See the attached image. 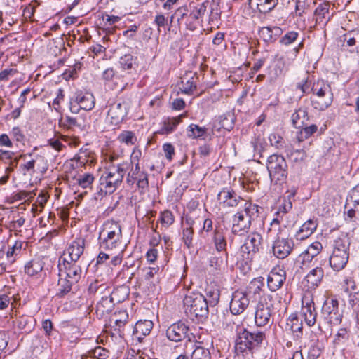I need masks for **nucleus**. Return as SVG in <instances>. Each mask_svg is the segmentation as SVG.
Returning a JSON list of instances; mask_svg holds the SVG:
<instances>
[{
    "mask_svg": "<svg viewBox=\"0 0 359 359\" xmlns=\"http://www.w3.org/2000/svg\"><path fill=\"white\" fill-rule=\"evenodd\" d=\"M128 289L122 286L114 290H108L97 303L95 313L97 318H103L112 311L114 301L119 303L124 301L128 296Z\"/></svg>",
    "mask_w": 359,
    "mask_h": 359,
    "instance_id": "1",
    "label": "nucleus"
},
{
    "mask_svg": "<svg viewBox=\"0 0 359 359\" xmlns=\"http://www.w3.org/2000/svg\"><path fill=\"white\" fill-rule=\"evenodd\" d=\"M264 337L262 332H251L245 328L241 329L236 339V353L238 355L239 353L248 354L249 352L252 356V350L260 346Z\"/></svg>",
    "mask_w": 359,
    "mask_h": 359,
    "instance_id": "2",
    "label": "nucleus"
},
{
    "mask_svg": "<svg viewBox=\"0 0 359 359\" xmlns=\"http://www.w3.org/2000/svg\"><path fill=\"white\" fill-rule=\"evenodd\" d=\"M100 248L112 250L119 247L122 242V231L120 224L115 221H107L100 234Z\"/></svg>",
    "mask_w": 359,
    "mask_h": 359,
    "instance_id": "3",
    "label": "nucleus"
},
{
    "mask_svg": "<svg viewBox=\"0 0 359 359\" xmlns=\"http://www.w3.org/2000/svg\"><path fill=\"white\" fill-rule=\"evenodd\" d=\"M343 317L342 312L339 308V302L334 298L327 299L323 304L318 328L330 327L332 325H339Z\"/></svg>",
    "mask_w": 359,
    "mask_h": 359,
    "instance_id": "4",
    "label": "nucleus"
},
{
    "mask_svg": "<svg viewBox=\"0 0 359 359\" xmlns=\"http://www.w3.org/2000/svg\"><path fill=\"white\" fill-rule=\"evenodd\" d=\"M350 241L346 238H338L334 241L333 250L330 257V266L335 271L344 269L349 258Z\"/></svg>",
    "mask_w": 359,
    "mask_h": 359,
    "instance_id": "5",
    "label": "nucleus"
},
{
    "mask_svg": "<svg viewBox=\"0 0 359 359\" xmlns=\"http://www.w3.org/2000/svg\"><path fill=\"white\" fill-rule=\"evenodd\" d=\"M131 100L129 97H122L109 106L107 119L109 121L107 131L114 130L128 115Z\"/></svg>",
    "mask_w": 359,
    "mask_h": 359,
    "instance_id": "6",
    "label": "nucleus"
},
{
    "mask_svg": "<svg viewBox=\"0 0 359 359\" xmlns=\"http://www.w3.org/2000/svg\"><path fill=\"white\" fill-rule=\"evenodd\" d=\"M266 168L272 182H275L276 184H282L286 180L287 165L283 156L271 155L267 159Z\"/></svg>",
    "mask_w": 359,
    "mask_h": 359,
    "instance_id": "7",
    "label": "nucleus"
},
{
    "mask_svg": "<svg viewBox=\"0 0 359 359\" xmlns=\"http://www.w3.org/2000/svg\"><path fill=\"white\" fill-rule=\"evenodd\" d=\"M275 309L271 297L262 299L257 304L255 313V322L257 326L271 325L273 323Z\"/></svg>",
    "mask_w": 359,
    "mask_h": 359,
    "instance_id": "8",
    "label": "nucleus"
},
{
    "mask_svg": "<svg viewBox=\"0 0 359 359\" xmlns=\"http://www.w3.org/2000/svg\"><path fill=\"white\" fill-rule=\"evenodd\" d=\"M130 167L129 163L123 162L118 164L116 169L107 172L104 177V193L112 194L121 184L123 177Z\"/></svg>",
    "mask_w": 359,
    "mask_h": 359,
    "instance_id": "9",
    "label": "nucleus"
},
{
    "mask_svg": "<svg viewBox=\"0 0 359 359\" xmlns=\"http://www.w3.org/2000/svg\"><path fill=\"white\" fill-rule=\"evenodd\" d=\"M203 231H205L203 238H205L207 245L212 244L216 246V249H225L226 245L225 238L219 231V226H213L212 219L207 218L203 221Z\"/></svg>",
    "mask_w": 359,
    "mask_h": 359,
    "instance_id": "10",
    "label": "nucleus"
},
{
    "mask_svg": "<svg viewBox=\"0 0 359 359\" xmlns=\"http://www.w3.org/2000/svg\"><path fill=\"white\" fill-rule=\"evenodd\" d=\"M95 98L93 93L81 91L76 92L75 95L71 98L69 109L74 114H77L81 109L90 111L95 107Z\"/></svg>",
    "mask_w": 359,
    "mask_h": 359,
    "instance_id": "11",
    "label": "nucleus"
},
{
    "mask_svg": "<svg viewBox=\"0 0 359 359\" xmlns=\"http://www.w3.org/2000/svg\"><path fill=\"white\" fill-rule=\"evenodd\" d=\"M184 304L186 306V313L189 318L196 323H200L202 319V294L200 292H192L187 295L184 299Z\"/></svg>",
    "mask_w": 359,
    "mask_h": 359,
    "instance_id": "12",
    "label": "nucleus"
},
{
    "mask_svg": "<svg viewBox=\"0 0 359 359\" xmlns=\"http://www.w3.org/2000/svg\"><path fill=\"white\" fill-rule=\"evenodd\" d=\"M262 236L257 232H253L248 235L241 250L243 257L246 259H252L254 255L259 252L262 248Z\"/></svg>",
    "mask_w": 359,
    "mask_h": 359,
    "instance_id": "13",
    "label": "nucleus"
},
{
    "mask_svg": "<svg viewBox=\"0 0 359 359\" xmlns=\"http://www.w3.org/2000/svg\"><path fill=\"white\" fill-rule=\"evenodd\" d=\"M224 249H216V246L212 244L207 245L203 247L205 257L208 259L207 269L212 274L218 273L220 271L222 260H219V255Z\"/></svg>",
    "mask_w": 359,
    "mask_h": 359,
    "instance_id": "14",
    "label": "nucleus"
},
{
    "mask_svg": "<svg viewBox=\"0 0 359 359\" xmlns=\"http://www.w3.org/2000/svg\"><path fill=\"white\" fill-rule=\"evenodd\" d=\"M302 313L307 325L311 327L316 322L317 312L313 299L310 294H305L302 299Z\"/></svg>",
    "mask_w": 359,
    "mask_h": 359,
    "instance_id": "15",
    "label": "nucleus"
},
{
    "mask_svg": "<svg viewBox=\"0 0 359 359\" xmlns=\"http://www.w3.org/2000/svg\"><path fill=\"white\" fill-rule=\"evenodd\" d=\"M294 246L292 238L278 237L273 245V253L278 259L287 257Z\"/></svg>",
    "mask_w": 359,
    "mask_h": 359,
    "instance_id": "16",
    "label": "nucleus"
},
{
    "mask_svg": "<svg viewBox=\"0 0 359 359\" xmlns=\"http://www.w3.org/2000/svg\"><path fill=\"white\" fill-rule=\"evenodd\" d=\"M190 14L187 17L186 25L189 30L194 31L200 25L202 3L201 0H191L189 3Z\"/></svg>",
    "mask_w": 359,
    "mask_h": 359,
    "instance_id": "17",
    "label": "nucleus"
},
{
    "mask_svg": "<svg viewBox=\"0 0 359 359\" xmlns=\"http://www.w3.org/2000/svg\"><path fill=\"white\" fill-rule=\"evenodd\" d=\"M22 167L24 172L43 175L47 171L48 165L44 156L36 155L23 164Z\"/></svg>",
    "mask_w": 359,
    "mask_h": 359,
    "instance_id": "18",
    "label": "nucleus"
},
{
    "mask_svg": "<svg viewBox=\"0 0 359 359\" xmlns=\"http://www.w3.org/2000/svg\"><path fill=\"white\" fill-rule=\"evenodd\" d=\"M250 226V218L245 217L243 211L238 212L233 216L231 231L233 234L243 235L248 232Z\"/></svg>",
    "mask_w": 359,
    "mask_h": 359,
    "instance_id": "19",
    "label": "nucleus"
},
{
    "mask_svg": "<svg viewBox=\"0 0 359 359\" xmlns=\"http://www.w3.org/2000/svg\"><path fill=\"white\" fill-rule=\"evenodd\" d=\"M62 268L63 276L69 280L71 283H77L81 278V269L76 262H69V259L64 258Z\"/></svg>",
    "mask_w": 359,
    "mask_h": 359,
    "instance_id": "20",
    "label": "nucleus"
},
{
    "mask_svg": "<svg viewBox=\"0 0 359 359\" xmlns=\"http://www.w3.org/2000/svg\"><path fill=\"white\" fill-rule=\"evenodd\" d=\"M217 199L224 207H236L244 200L231 188H224L217 194Z\"/></svg>",
    "mask_w": 359,
    "mask_h": 359,
    "instance_id": "21",
    "label": "nucleus"
},
{
    "mask_svg": "<svg viewBox=\"0 0 359 359\" xmlns=\"http://www.w3.org/2000/svg\"><path fill=\"white\" fill-rule=\"evenodd\" d=\"M249 305V299L245 292L236 291L233 293L230 302V310L233 315L243 313Z\"/></svg>",
    "mask_w": 359,
    "mask_h": 359,
    "instance_id": "22",
    "label": "nucleus"
},
{
    "mask_svg": "<svg viewBox=\"0 0 359 359\" xmlns=\"http://www.w3.org/2000/svg\"><path fill=\"white\" fill-rule=\"evenodd\" d=\"M286 279L285 271L280 267L273 268L267 278V285L269 290L275 292L280 289Z\"/></svg>",
    "mask_w": 359,
    "mask_h": 359,
    "instance_id": "23",
    "label": "nucleus"
},
{
    "mask_svg": "<svg viewBox=\"0 0 359 359\" xmlns=\"http://www.w3.org/2000/svg\"><path fill=\"white\" fill-rule=\"evenodd\" d=\"M189 330L188 326L184 323L179 321L169 326L166 330V336L170 341L178 342L187 337Z\"/></svg>",
    "mask_w": 359,
    "mask_h": 359,
    "instance_id": "24",
    "label": "nucleus"
},
{
    "mask_svg": "<svg viewBox=\"0 0 359 359\" xmlns=\"http://www.w3.org/2000/svg\"><path fill=\"white\" fill-rule=\"evenodd\" d=\"M154 324L149 320H139L136 323L133 330V337L137 341L141 342L142 339L149 334Z\"/></svg>",
    "mask_w": 359,
    "mask_h": 359,
    "instance_id": "25",
    "label": "nucleus"
},
{
    "mask_svg": "<svg viewBox=\"0 0 359 359\" xmlns=\"http://www.w3.org/2000/svg\"><path fill=\"white\" fill-rule=\"evenodd\" d=\"M85 240L83 238H77L72 241L67 249L69 262H76L83 253Z\"/></svg>",
    "mask_w": 359,
    "mask_h": 359,
    "instance_id": "26",
    "label": "nucleus"
},
{
    "mask_svg": "<svg viewBox=\"0 0 359 359\" xmlns=\"http://www.w3.org/2000/svg\"><path fill=\"white\" fill-rule=\"evenodd\" d=\"M206 297L203 296V302L205 303V310L209 313V307L213 308L217 304L219 299V290L218 286L213 283L208 285L205 289Z\"/></svg>",
    "mask_w": 359,
    "mask_h": 359,
    "instance_id": "27",
    "label": "nucleus"
},
{
    "mask_svg": "<svg viewBox=\"0 0 359 359\" xmlns=\"http://www.w3.org/2000/svg\"><path fill=\"white\" fill-rule=\"evenodd\" d=\"M311 90L312 91L313 96L312 97H320L321 96L326 97L325 102H320L321 105L324 106L329 103L331 100V96H333L331 88L328 84L321 82H317L313 83ZM319 103V101H318Z\"/></svg>",
    "mask_w": 359,
    "mask_h": 359,
    "instance_id": "28",
    "label": "nucleus"
},
{
    "mask_svg": "<svg viewBox=\"0 0 359 359\" xmlns=\"http://www.w3.org/2000/svg\"><path fill=\"white\" fill-rule=\"evenodd\" d=\"M309 121L308 111L305 107H299L291 116L292 125L298 130L308 125Z\"/></svg>",
    "mask_w": 359,
    "mask_h": 359,
    "instance_id": "29",
    "label": "nucleus"
},
{
    "mask_svg": "<svg viewBox=\"0 0 359 359\" xmlns=\"http://www.w3.org/2000/svg\"><path fill=\"white\" fill-rule=\"evenodd\" d=\"M344 46L350 48L352 53H359V29H353L343 36Z\"/></svg>",
    "mask_w": 359,
    "mask_h": 359,
    "instance_id": "30",
    "label": "nucleus"
},
{
    "mask_svg": "<svg viewBox=\"0 0 359 359\" xmlns=\"http://www.w3.org/2000/svg\"><path fill=\"white\" fill-rule=\"evenodd\" d=\"M330 2L325 1L320 4L314 11L316 16V23L320 25L325 26L330 20L329 15Z\"/></svg>",
    "mask_w": 359,
    "mask_h": 359,
    "instance_id": "31",
    "label": "nucleus"
},
{
    "mask_svg": "<svg viewBox=\"0 0 359 359\" xmlns=\"http://www.w3.org/2000/svg\"><path fill=\"white\" fill-rule=\"evenodd\" d=\"M179 88L182 93L192 95L196 89V79L191 75L187 74L181 77V81L178 84Z\"/></svg>",
    "mask_w": 359,
    "mask_h": 359,
    "instance_id": "32",
    "label": "nucleus"
},
{
    "mask_svg": "<svg viewBox=\"0 0 359 359\" xmlns=\"http://www.w3.org/2000/svg\"><path fill=\"white\" fill-rule=\"evenodd\" d=\"M317 226L318 224L316 220H307L302 225L299 231L296 233V238L302 241L309 238L316 231Z\"/></svg>",
    "mask_w": 359,
    "mask_h": 359,
    "instance_id": "33",
    "label": "nucleus"
},
{
    "mask_svg": "<svg viewBox=\"0 0 359 359\" xmlns=\"http://www.w3.org/2000/svg\"><path fill=\"white\" fill-rule=\"evenodd\" d=\"M58 266L60 270V278L58 280V289L56 296L62 298L66 296L72 290V286L75 284L74 283H71L69 280L63 276L62 268L60 263Z\"/></svg>",
    "mask_w": 359,
    "mask_h": 359,
    "instance_id": "34",
    "label": "nucleus"
},
{
    "mask_svg": "<svg viewBox=\"0 0 359 359\" xmlns=\"http://www.w3.org/2000/svg\"><path fill=\"white\" fill-rule=\"evenodd\" d=\"M324 277V271L321 267H316L311 270L305 277L310 287H318Z\"/></svg>",
    "mask_w": 359,
    "mask_h": 359,
    "instance_id": "35",
    "label": "nucleus"
},
{
    "mask_svg": "<svg viewBox=\"0 0 359 359\" xmlns=\"http://www.w3.org/2000/svg\"><path fill=\"white\" fill-rule=\"evenodd\" d=\"M250 144L253 148L254 158H261L262 153L268 146L264 136H253L250 141Z\"/></svg>",
    "mask_w": 359,
    "mask_h": 359,
    "instance_id": "36",
    "label": "nucleus"
},
{
    "mask_svg": "<svg viewBox=\"0 0 359 359\" xmlns=\"http://www.w3.org/2000/svg\"><path fill=\"white\" fill-rule=\"evenodd\" d=\"M128 320V314L126 310H120L115 312L111 317L110 322L114 323V330L121 332L123 328Z\"/></svg>",
    "mask_w": 359,
    "mask_h": 359,
    "instance_id": "37",
    "label": "nucleus"
},
{
    "mask_svg": "<svg viewBox=\"0 0 359 359\" xmlns=\"http://www.w3.org/2000/svg\"><path fill=\"white\" fill-rule=\"evenodd\" d=\"M35 320L29 316H22L16 320V326L25 333L30 332L34 327Z\"/></svg>",
    "mask_w": 359,
    "mask_h": 359,
    "instance_id": "38",
    "label": "nucleus"
},
{
    "mask_svg": "<svg viewBox=\"0 0 359 359\" xmlns=\"http://www.w3.org/2000/svg\"><path fill=\"white\" fill-rule=\"evenodd\" d=\"M43 268V263L39 259H32L25 266V272L29 276H33L40 273Z\"/></svg>",
    "mask_w": 359,
    "mask_h": 359,
    "instance_id": "39",
    "label": "nucleus"
},
{
    "mask_svg": "<svg viewBox=\"0 0 359 359\" xmlns=\"http://www.w3.org/2000/svg\"><path fill=\"white\" fill-rule=\"evenodd\" d=\"M278 2V0H255V6L260 13H266L271 11Z\"/></svg>",
    "mask_w": 359,
    "mask_h": 359,
    "instance_id": "40",
    "label": "nucleus"
},
{
    "mask_svg": "<svg viewBox=\"0 0 359 359\" xmlns=\"http://www.w3.org/2000/svg\"><path fill=\"white\" fill-rule=\"evenodd\" d=\"M233 128V119L228 118L226 117L224 118L223 119L220 120V121L217 124L215 125L212 129L213 133H226L227 132H229L231 128Z\"/></svg>",
    "mask_w": 359,
    "mask_h": 359,
    "instance_id": "41",
    "label": "nucleus"
},
{
    "mask_svg": "<svg viewBox=\"0 0 359 359\" xmlns=\"http://www.w3.org/2000/svg\"><path fill=\"white\" fill-rule=\"evenodd\" d=\"M184 116L180 115L177 117L173 118H168L163 121V124L161 127L162 133H172L176 128V126L179 124V123L182 121V118Z\"/></svg>",
    "mask_w": 359,
    "mask_h": 359,
    "instance_id": "42",
    "label": "nucleus"
},
{
    "mask_svg": "<svg viewBox=\"0 0 359 359\" xmlns=\"http://www.w3.org/2000/svg\"><path fill=\"white\" fill-rule=\"evenodd\" d=\"M76 183L81 188L86 189L90 188L93 182L95 180V177L91 173H84L83 175H79L77 177L75 178Z\"/></svg>",
    "mask_w": 359,
    "mask_h": 359,
    "instance_id": "43",
    "label": "nucleus"
},
{
    "mask_svg": "<svg viewBox=\"0 0 359 359\" xmlns=\"http://www.w3.org/2000/svg\"><path fill=\"white\" fill-rule=\"evenodd\" d=\"M217 311L215 307L211 308L210 315L205 317L204 323L206 326V331L210 330L211 332L212 328L219 323V316L217 314Z\"/></svg>",
    "mask_w": 359,
    "mask_h": 359,
    "instance_id": "44",
    "label": "nucleus"
},
{
    "mask_svg": "<svg viewBox=\"0 0 359 359\" xmlns=\"http://www.w3.org/2000/svg\"><path fill=\"white\" fill-rule=\"evenodd\" d=\"M136 57H134L130 54H126L121 57L119 64L121 67L125 70H131L135 69L134 66L136 65Z\"/></svg>",
    "mask_w": 359,
    "mask_h": 359,
    "instance_id": "45",
    "label": "nucleus"
},
{
    "mask_svg": "<svg viewBox=\"0 0 359 359\" xmlns=\"http://www.w3.org/2000/svg\"><path fill=\"white\" fill-rule=\"evenodd\" d=\"M243 212L248 218H250V221L255 216H257L259 214V207L255 204H252L250 202L244 201Z\"/></svg>",
    "mask_w": 359,
    "mask_h": 359,
    "instance_id": "46",
    "label": "nucleus"
},
{
    "mask_svg": "<svg viewBox=\"0 0 359 359\" xmlns=\"http://www.w3.org/2000/svg\"><path fill=\"white\" fill-rule=\"evenodd\" d=\"M108 290H111V288L97 280L91 283L88 287V291L90 294L99 292L104 295Z\"/></svg>",
    "mask_w": 359,
    "mask_h": 359,
    "instance_id": "47",
    "label": "nucleus"
},
{
    "mask_svg": "<svg viewBox=\"0 0 359 359\" xmlns=\"http://www.w3.org/2000/svg\"><path fill=\"white\" fill-rule=\"evenodd\" d=\"M61 124L67 130L76 132V128H81V124L77 123V120L74 118L66 116L60 121Z\"/></svg>",
    "mask_w": 359,
    "mask_h": 359,
    "instance_id": "48",
    "label": "nucleus"
},
{
    "mask_svg": "<svg viewBox=\"0 0 359 359\" xmlns=\"http://www.w3.org/2000/svg\"><path fill=\"white\" fill-rule=\"evenodd\" d=\"M109 351L101 347L97 346L88 352V355L93 359H106L108 358Z\"/></svg>",
    "mask_w": 359,
    "mask_h": 359,
    "instance_id": "49",
    "label": "nucleus"
},
{
    "mask_svg": "<svg viewBox=\"0 0 359 359\" xmlns=\"http://www.w3.org/2000/svg\"><path fill=\"white\" fill-rule=\"evenodd\" d=\"M22 243L21 241H16L14 245L8 249L6 252V256L11 263L15 261L14 255H18L22 249Z\"/></svg>",
    "mask_w": 359,
    "mask_h": 359,
    "instance_id": "50",
    "label": "nucleus"
},
{
    "mask_svg": "<svg viewBox=\"0 0 359 359\" xmlns=\"http://www.w3.org/2000/svg\"><path fill=\"white\" fill-rule=\"evenodd\" d=\"M326 99V97H311V104H312V106L316 109H318V110H320V111H323L325 109H326L327 108H328L332 102V100H333V96H331V100H330L329 103L325 106H323L321 105V104L318 101L320 102H325V100Z\"/></svg>",
    "mask_w": 359,
    "mask_h": 359,
    "instance_id": "51",
    "label": "nucleus"
},
{
    "mask_svg": "<svg viewBox=\"0 0 359 359\" xmlns=\"http://www.w3.org/2000/svg\"><path fill=\"white\" fill-rule=\"evenodd\" d=\"M299 36V33L294 31L288 32L280 39V43L285 46H289L294 42Z\"/></svg>",
    "mask_w": 359,
    "mask_h": 359,
    "instance_id": "52",
    "label": "nucleus"
},
{
    "mask_svg": "<svg viewBox=\"0 0 359 359\" xmlns=\"http://www.w3.org/2000/svg\"><path fill=\"white\" fill-rule=\"evenodd\" d=\"M348 339V334L346 328H341L338 330L335 335L334 343L335 344H341Z\"/></svg>",
    "mask_w": 359,
    "mask_h": 359,
    "instance_id": "53",
    "label": "nucleus"
},
{
    "mask_svg": "<svg viewBox=\"0 0 359 359\" xmlns=\"http://www.w3.org/2000/svg\"><path fill=\"white\" fill-rule=\"evenodd\" d=\"M154 24L157 26L158 30L160 32L161 28L165 27L166 25H168V18H165V15L160 13H157V15L155 16Z\"/></svg>",
    "mask_w": 359,
    "mask_h": 359,
    "instance_id": "54",
    "label": "nucleus"
},
{
    "mask_svg": "<svg viewBox=\"0 0 359 359\" xmlns=\"http://www.w3.org/2000/svg\"><path fill=\"white\" fill-rule=\"evenodd\" d=\"M160 221L163 225L169 226L174 222V216L170 211L165 210L161 212Z\"/></svg>",
    "mask_w": 359,
    "mask_h": 359,
    "instance_id": "55",
    "label": "nucleus"
},
{
    "mask_svg": "<svg viewBox=\"0 0 359 359\" xmlns=\"http://www.w3.org/2000/svg\"><path fill=\"white\" fill-rule=\"evenodd\" d=\"M322 249V244L320 242L316 241L308 247L306 249L307 254L310 255L311 257H315L321 252Z\"/></svg>",
    "mask_w": 359,
    "mask_h": 359,
    "instance_id": "56",
    "label": "nucleus"
},
{
    "mask_svg": "<svg viewBox=\"0 0 359 359\" xmlns=\"http://www.w3.org/2000/svg\"><path fill=\"white\" fill-rule=\"evenodd\" d=\"M1 154H0V161H2L5 164L15 163L17 165V159H14L13 161L12 160L13 156L14 155L13 152L3 150H1Z\"/></svg>",
    "mask_w": 359,
    "mask_h": 359,
    "instance_id": "57",
    "label": "nucleus"
},
{
    "mask_svg": "<svg viewBox=\"0 0 359 359\" xmlns=\"http://www.w3.org/2000/svg\"><path fill=\"white\" fill-rule=\"evenodd\" d=\"M269 140L271 145L276 149H283L285 146V141L283 136H269Z\"/></svg>",
    "mask_w": 359,
    "mask_h": 359,
    "instance_id": "58",
    "label": "nucleus"
},
{
    "mask_svg": "<svg viewBox=\"0 0 359 359\" xmlns=\"http://www.w3.org/2000/svg\"><path fill=\"white\" fill-rule=\"evenodd\" d=\"M137 185L139 188L144 189L148 187V175L145 172H140L137 175V180H136Z\"/></svg>",
    "mask_w": 359,
    "mask_h": 359,
    "instance_id": "59",
    "label": "nucleus"
},
{
    "mask_svg": "<svg viewBox=\"0 0 359 359\" xmlns=\"http://www.w3.org/2000/svg\"><path fill=\"white\" fill-rule=\"evenodd\" d=\"M64 90L62 88H59L57 93V97L53 100V107L55 111H60V102L64 100Z\"/></svg>",
    "mask_w": 359,
    "mask_h": 359,
    "instance_id": "60",
    "label": "nucleus"
},
{
    "mask_svg": "<svg viewBox=\"0 0 359 359\" xmlns=\"http://www.w3.org/2000/svg\"><path fill=\"white\" fill-rule=\"evenodd\" d=\"M121 20L120 17L115 15H109L107 13L102 15V21L104 26H111L112 25L118 22Z\"/></svg>",
    "mask_w": 359,
    "mask_h": 359,
    "instance_id": "61",
    "label": "nucleus"
},
{
    "mask_svg": "<svg viewBox=\"0 0 359 359\" xmlns=\"http://www.w3.org/2000/svg\"><path fill=\"white\" fill-rule=\"evenodd\" d=\"M306 153L304 149H296L290 154L292 161L294 162L303 161L306 158Z\"/></svg>",
    "mask_w": 359,
    "mask_h": 359,
    "instance_id": "62",
    "label": "nucleus"
},
{
    "mask_svg": "<svg viewBox=\"0 0 359 359\" xmlns=\"http://www.w3.org/2000/svg\"><path fill=\"white\" fill-rule=\"evenodd\" d=\"M264 278L260 277L258 278H255L250 283V289H254V294H259V292L261 290V287L263 286Z\"/></svg>",
    "mask_w": 359,
    "mask_h": 359,
    "instance_id": "63",
    "label": "nucleus"
},
{
    "mask_svg": "<svg viewBox=\"0 0 359 359\" xmlns=\"http://www.w3.org/2000/svg\"><path fill=\"white\" fill-rule=\"evenodd\" d=\"M307 0H297L296 1V13L297 15L301 17L304 13L305 9L309 6L307 4Z\"/></svg>",
    "mask_w": 359,
    "mask_h": 359,
    "instance_id": "64",
    "label": "nucleus"
}]
</instances>
